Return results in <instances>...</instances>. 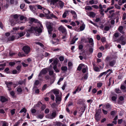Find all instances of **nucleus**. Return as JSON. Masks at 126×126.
I'll return each mask as SVG.
<instances>
[{
    "label": "nucleus",
    "mask_w": 126,
    "mask_h": 126,
    "mask_svg": "<svg viewBox=\"0 0 126 126\" xmlns=\"http://www.w3.org/2000/svg\"><path fill=\"white\" fill-rule=\"evenodd\" d=\"M118 4L120 5H121L123 4L122 0H119L118 1Z\"/></svg>",
    "instance_id": "64"
},
{
    "label": "nucleus",
    "mask_w": 126,
    "mask_h": 126,
    "mask_svg": "<svg viewBox=\"0 0 126 126\" xmlns=\"http://www.w3.org/2000/svg\"><path fill=\"white\" fill-rule=\"evenodd\" d=\"M126 17V13H124L123 14L122 19L123 20H125Z\"/></svg>",
    "instance_id": "63"
},
{
    "label": "nucleus",
    "mask_w": 126,
    "mask_h": 126,
    "mask_svg": "<svg viewBox=\"0 0 126 126\" xmlns=\"http://www.w3.org/2000/svg\"><path fill=\"white\" fill-rule=\"evenodd\" d=\"M116 61L115 60H113L109 62V65L111 67H113L116 63Z\"/></svg>",
    "instance_id": "13"
},
{
    "label": "nucleus",
    "mask_w": 126,
    "mask_h": 126,
    "mask_svg": "<svg viewBox=\"0 0 126 126\" xmlns=\"http://www.w3.org/2000/svg\"><path fill=\"white\" fill-rule=\"evenodd\" d=\"M5 83L6 84L7 87L8 88V90L9 91L11 90V85L12 84V82H8L7 81H5Z\"/></svg>",
    "instance_id": "12"
},
{
    "label": "nucleus",
    "mask_w": 126,
    "mask_h": 126,
    "mask_svg": "<svg viewBox=\"0 0 126 126\" xmlns=\"http://www.w3.org/2000/svg\"><path fill=\"white\" fill-rule=\"evenodd\" d=\"M19 16H20L19 14H15L11 15V16L14 19H12L10 21L12 26L14 25L16 23H23L22 21H21L18 18Z\"/></svg>",
    "instance_id": "1"
},
{
    "label": "nucleus",
    "mask_w": 126,
    "mask_h": 126,
    "mask_svg": "<svg viewBox=\"0 0 126 126\" xmlns=\"http://www.w3.org/2000/svg\"><path fill=\"white\" fill-rule=\"evenodd\" d=\"M27 32H29L30 33H34V32H37L38 33L41 32H42V29L39 27H32L26 30Z\"/></svg>",
    "instance_id": "2"
},
{
    "label": "nucleus",
    "mask_w": 126,
    "mask_h": 126,
    "mask_svg": "<svg viewBox=\"0 0 126 126\" xmlns=\"http://www.w3.org/2000/svg\"><path fill=\"white\" fill-rule=\"evenodd\" d=\"M87 15L90 17H94L95 16L96 14L93 12H90L87 13Z\"/></svg>",
    "instance_id": "14"
},
{
    "label": "nucleus",
    "mask_w": 126,
    "mask_h": 126,
    "mask_svg": "<svg viewBox=\"0 0 126 126\" xmlns=\"http://www.w3.org/2000/svg\"><path fill=\"white\" fill-rule=\"evenodd\" d=\"M84 67V68H82V72L83 73H84L86 72V70L88 69V68L87 66L85 65V67Z\"/></svg>",
    "instance_id": "30"
},
{
    "label": "nucleus",
    "mask_w": 126,
    "mask_h": 126,
    "mask_svg": "<svg viewBox=\"0 0 126 126\" xmlns=\"http://www.w3.org/2000/svg\"><path fill=\"white\" fill-rule=\"evenodd\" d=\"M30 23L33 22H34V23H38L39 22L38 20L35 19L34 18H31L30 19Z\"/></svg>",
    "instance_id": "19"
},
{
    "label": "nucleus",
    "mask_w": 126,
    "mask_h": 126,
    "mask_svg": "<svg viewBox=\"0 0 126 126\" xmlns=\"http://www.w3.org/2000/svg\"><path fill=\"white\" fill-rule=\"evenodd\" d=\"M93 48L90 47L89 48V51L90 53H92L93 52Z\"/></svg>",
    "instance_id": "61"
},
{
    "label": "nucleus",
    "mask_w": 126,
    "mask_h": 126,
    "mask_svg": "<svg viewBox=\"0 0 126 126\" xmlns=\"http://www.w3.org/2000/svg\"><path fill=\"white\" fill-rule=\"evenodd\" d=\"M102 54L101 52H99L97 55V57L99 58H101L102 56Z\"/></svg>",
    "instance_id": "59"
},
{
    "label": "nucleus",
    "mask_w": 126,
    "mask_h": 126,
    "mask_svg": "<svg viewBox=\"0 0 126 126\" xmlns=\"http://www.w3.org/2000/svg\"><path fill=\"white\" fill-rule=\"evenodd\" d=\"M85 25L84 24H83L81 26L80 28V30L81 31H83L85 29Z\"/></svg>",
    "instance_id": "34"
},
{
    "label": "nucleus",
    "mask_w": 126,
    "mask_h": 126,
    "mask_svg": "<svg viewBox=\"0 0 126 126\" xmlns=\"http://www.w3.org/2000/svg\"><path fill=\"white\" fill-rule=\"evenodd\" d=\"M117 97L115 96H113L111 98V99L112 101H115L117 99Z\"/></svg>",
    "instance_id": "55"
},
{
    "label": "nucleus",
    "mask_w": 126,
    "mask_h": 126,
    "mask_svg": "<svg viewBox=\"0 0 126 126\" xmlns=\"http://www.w3.org/2000/svg\"><path fill=\"white\" fill-rule=\"evenodd\" d=\"M29 7L30 10L32 11L33 12H35L36 9L34 7L30 5L29 6Z\"/></svg>",
    "instance_id": "25"
},
{
    "label": "nucleus",
    "mask_w": 126,
    "mask_h": 126,
    "mask_svg": "<svg viewBox=\"0 0 126 126\" xmlns=\"http://www.w3.org/2000/svg\"><path fill=\"white\" fill-rule=\"evenodd\" d=\"M46 24L49 33V34H51V32L53 30L52 27L53 23L50 22L46 21Z\"/></svg>",
    "instance_id": "3"
},
{
    "label": "nucleus",
    "mask_w": 126,
    "mask_h": 126,
    "mask_svg": "<svg viewBox=\"0 0 126 126\" xmlns=\"http://www.w3.org/2000/svg\"><path fill=\"white\" fill-rule=\"evenodd\" d=\"M81 88H82L81 86L80 87V86H78L77 87V88L75 90V91H74V92H73V94H76V93H77V92H78L79 91H81Z\"/></svg>",
    "instance_id": "15"
},
{
    "label": "nucleus",
    "mask_w": 126,
    "mask_h": 126,
    "mask_svg": "<svg viewBox=\"0 0 126 126\" xmlns=\"http://www.w3.org/2000/svg\"><path fill=\"white\" fill-rule=\"evenodd\" d=\"M41 73H42L43 75L45 74L47 72V71L45 68L42 70L41 71Z\"/></svg>",
    "instance_id": "32"
},
{
    "label": "nucleus",
    "mask_w": 126,
    "mask_h": 126,
    "mask_svg": "<svg viewBox=\"0 0 126 126\" xmlns=\"http://www.w3.org/2000/svg\"><path fill=\"white\" fill-rule=\"evenodd\" d=\"M59 60L60 61H62L64 60V57H63L61 56L59 58Z\"/></svg>",
    "instance_id": "57"
},
{
    "label": "nucleus",
    "mask_w": 126,
    "mask_h": 126,
    "mask_svg": "<svg viewBox=\"0 0 126 126\" xmlns=\"http://www.w3.org/2000/svg\"><path fill=\"white\" fill-rule=\"evenodd\" d=\"M36 6L37 7L38 9H39L41 10L43 8V7L39 5H37Z\"/></svg>",
    "instance_id": "51"
},
{
    "label": "nucleus",
    "mask_w": 126,
    "mask_h": 126,
    "mask_svg": "<svg viewBox=\"0 0 126 126\" xmlns=\"http://www.w3.org/2000/svg\"><path fill=\"white\" fill-rule=\"evenodd\" d=\"M124 29L123 27L122 26H120L118 28V31L121 33H124V32L123 31Z\"/></svg>",
    "instance_id": "21"
},
{
    "label": "nucleus",
    "mask_w": 126,
    "mask_h": 126,
    "mask_svg": "<svg viewBox=\"0 0 126 126\" xmlns=\"http://www.w3.org/2000/svg\"><path fill=\"white\" fill-rule=\"evenodd\" d=\"M85 8V9L88 10H92V8L90 6H86Z\"/></svg>",
    "instance_id": "29"
},
{
    "label": "nucleus",
    "mask_w": 126,
    "mask_h": 126,
    "mask_svg": "<svg viewBox=\"0 0 126 126\" xmlns=\"http://www.w3.org/2000/svg\"><path fill=\"white\" fill-rule=\"evenodd\" d=\"M116 113V112L115 111H112L110 112V114L112 115H114Z\"/></svg>",
    "instance_id": "54"
},
{
    "label": "nucleus",
    "mask_w": 126,
    "mask_h": 126,
    "mask_svg": "<svg viewBox=\"0 0 126 126\" xmlns=\"http://www.w3.org/2000/svg\"><path fill=\"white\" fill-rule=\"evenodd\" d=\"M120 44L122 45H124L126 43V40L124 39V37L122 36L119 38Z\"/></svg>",
    "instance_id": "8"
},
{
    "label": "nucleus",
    "mask_w": 126,
    "mask_h": 126,
    "mask_svg": "<svg viewBox=\"0 0 126 126\" xmlns=\"http://www.w3.org/2000/svg\"><path fill=\"white\" fill-rule=\"evenodd\" d=\"M8 124L7 123L5 122H3V125L2 126H8Z\"/></svg>",
    "instance_id": "60"
},
{
    "label": "nucleus",
    "mask_w": 126,
    "mask_h": 126,
    "mask_svg": "<svg viewBox=\"0 0 126 126\" xmlns=\"http://www.w3.org/2000/svg\"><path fill=\"white\" fill-rule=\"evenodd\" d=\"M25 32H21L19 33H18V34L19 36L18 38L21 37L23 36L25 34Z\"/></svg>",
    "instance_id": "26"
},
{
    "label": "nucleus",
    "mask_w": 126,
    "mask_h": 126,
    "mask_svg": "<svg viewBox=\"0 0 126 126\" xmlns=\"http://www.w3.org/2000/svg\"><path fill=\"white\" fill-rule=\"evenodd\" d=\"M59 31L63 33L66 34V31L65 28L62 25L60 26L58 28Z\"/></svg>",
    "instance_id": "6"
},
{
    "label": "nucleus",
    "mask_w": 126,
    "mask_h": 126,
    "mask_svg": "<svg viewBox=\"0 0 126 126\" xmlns=\"http://www.w3.org/2000/svg\"><path fill=\"white\" fill-rule=\"evenodd\" d=\"M89 3L91 4L92 5L94 4H96L97 3V2L96 1L94 2V1L93 0H92L89 1Z\"/></svg>",
    "instance_id": "42"
},
{
    "label": "nucleus",
    "mask_w": 126,
    "mask_h": 126,
    "mask_svg": "<svg viewBox=\"0 0 126 126\" xmlns=\"http://www.w3.org/2000/svg\"><path fill=\"white\" fill-rule=\"evenodd\" d=\"M34 43L35 44L38 45L41 47H43L44 46V45L42 44L40 42H35Z\"/></svg>",
    "instance_id": "40"
},
{
    "label": "nucleus",
    "mask_w": 126,
    "mask_h": 126,
    "mask_svg": "<svg viewBox=\"0 0 126 126\" xmlns=\"http://www.w3.org/2000/svg\"><path fill=\"white\" fill-rule=\"evenodd\" d=\"M93 69L96 72H98L100 71V69L99 68L95 66L94 64H93Z\"/></svg>",
    "instance_id": "17"
},
{
    "label": "nucleus",
    "mask_w": 126,
    "mask_h": 126,
    "mask_svg": "<svg viewBox=\"0 0 126 126\" xmlns=\"http://www.w3.org/2000/svg\"><path fill=\"white\" fill-rule=\"evenodd\" d=\"M61 69L62 71H65L67 70V68L66 66H62Z\"/></svg>",
    "instance_id": "35"
},
{
    "label": "nucleus",
    "mask_w": 126,
    "mask_h": 126,
    "mask_svg": "<svg viewBox=\"0 0 126 126\" xmlns=\"http://www.w3.org/2000/svg\"><path fill=\"white\" fill-rule=\"evenodd\" d=\"M78 38H77L74 39V38L72 41V43H71V44H73L75 42V41L78 40Z\"/></svg>",
    "instance_id": "49"
},
{
    "label": "nucleus",
    "mask_w": 126,
    "mask_h": 126,
    "mask_svg": "<svg viewBox=\"0 0 126 126\" xmlns=\"http://www.w3.org/2000/svg\"><path fill=\"white\" fill-rule=\"evenodd\" d=\"M23 50L26 54H27L30 51V47L28 46H25L23 47Z\"/></svg>",
    "instance_id": "7"
},
{
    "label": "nucleus",
    "mask_w": 126,
    "mask_h": 126,
    "mask_svg": "<svg viewBox=\"0 0 126 126\" xmlns=\"http://www.w3.org/2000/svg\"><path fill=\"white\" fill-rule=\"evenodd\" d=\"M41 107L42 110H43L46 108V106L45 105L42 104Z\"/></svg>",
    "instance_id": "58"
},
{
    "label": "nucleus",
    "mask_w": 126,
    "mask_h": 126,
    "mask_svg": "<svg viewBox=\"0 0 126 126\" xmlns=\"http://www.w3.org/2000/svg\"><path fill=\"white\" fill-rule=\"evenodd\" d=\"M119 36V33L117 32L115 33L114 35V36H113V37L114 36L115 38H117Z\"/></svg>",
    "instance_id": "46"
},
{
    "label": "nucleus",
    "mask_w": 126,
    "mask_h": 126,
    "mask_svg": "<svg viewBox=\"0 0 126 126\" xmlns=\"http://www.w3.org/2000/svg\"><path fill=\"white\" fill-rule=\"evenodd\" d=\"M59 1V0H51L50 1V4L51 5H52L56 6Z\"/></svg>",
    "instance_id": "11"
},
{
    "label": "nucleus",
    "mask_w": 126,
    "mask_h": 126,
    "mask_svg": "<svg viewBox=\"0 0 126 126\" xmlns=\"http://www.w3.org/2000/svg\"><path fill=\"white\" fill-rule=\"evenodd\" d=\"M53 93L55 94V95H58V94H59V90H53Z\"/></svg>",
    "instance_id": "28"
},
{
    "label": "nucleus",
    "mask_w": 126,
    "mask_h": 126,
    "mask_svg": "<svg viewBox=\"0 0 126 126\" xmlns=\"http://www.w3.org/2000/svg\"><path fill=\"white\" fill-rule=\"evenodd\" d=\"M111 58L110 57L107 56L106 58L105 61H108L109 60H111Z\"/></svg>",
    "instance_id": "47"
},
{
    "label": "nucleus",
    "mask_w": 126,
    "mask_h": 126,
    "mask_svg": "<svg viewBox=\"0 0 126 126\" xmlns=\"http://www.w3.org/2000/svg\"><path fill=\"white\" fill-rule=\"evenodd\" d=\"M56 114V111H54L51 114H48L47 116V117L49 119H52L55 117Z\"/></svg>",
    "instance_id": "5"
},
{
    "label": "nucleus",
    "mask_w": 126,
    "mask_h": 126,
    "mask_svg": "<svg viewBox=\"0 0 126 126\" xmlns=\"http://www.w3.org/2000/svg\"><path fill=\"white\" fill-rule=\"evenodd\" d=\"M53 69L56 72H59V70L57 69V66H53Z\"/></svg>",
    "instance_id": "45"
},
{
    "label": "nucleus",
    "mask_w": 126,
    "mask_h": 126,
    "mask_svg": "<svg viewBox=\"0 0 126 126\" xmlns=\"http://www.w3.org/2000/svg\"><path fill=\"white\" fill-rule=\"evenodd\" d=\"M43 13L45 14V16L48 19L51 18L49 15L50 12L49 10L46 9H44L43 10Z\"/></svg>",
    "instance_id": "4"
},
{
    "label": "nucleus",
    "mask_w": 126,
    "mask_h": 126,
    "mask_svg": "<svg viewBox=\"0 0 126 126\" xmlns=\"http://www.w3.org/2000/svg\"><path fill=\"white\" fill-rule=\"evenodd\" d=\"M115 92L117 94L121 93V91L119 88H117L115 89Z\"/></svg>",
    "instance_id": "33"
},
{
    "label": "nucleus",
    "mask_w": 126,
    "mask_h": 126,
    "mask_svg": "<svg viewBox=\"0 0 126 126\" xmlns=\"http://www.w3.org/2000/svg\"><path fill=\"white\" fill-rule=\"evenodd\" d=\"M23 120L22 119L18 121L17 122H16L13 126H17L20 123V122Z\"/></svg>",
    "instance_id": "31"
},
{
    "label": "nucleus",
    "mask_w": 126,
    "mask_h": 126,
    "mask_svg": "<svg viewBox=\"0 0 126 126\" xmlns=\"http://www.w3.org/2000/svg\"><path fill=\"white\" fill-rule=\"evenodd\" d=\"M20 19V20L21 21L23 20L25 18V17L23 16L22 15H20V16H19V17Z\"/></svg>",
    "instance_id": "37"
},
{
    "label": "nucleus",
    "mask_w": 126,
    "mask_h": 126,
    "mask_svg": "<svg viewBox=\"0 0 126 126\" xmlns=\"http://www.w3.org/2000/svg\"><path fill=\"white\" fill-rule=\"evenodd\" d=\"M102 83H97V87H100L102 86Z\"/></svg>",
    "instance_id": "52"
},
{
    "label": "nucleus",
    "mask_w": 126,
    "mask_h": 126,
    "mask_svg": "<svg viewBox=\"0 0 126 126\" xmlns=\"http://www.w3.org/2000/svg\"><path fill=\"white\" fill-rule=\"evenodd\" d=\"M96 113L95 115V119L97 121H98L101 118V116L99 114L97 111H96Z\"/></svg>",
    "instance_id": "9"
},
{
    "label": "nucleus",
    "mask_w": 126,
    "mask_h": 126,
    "mask_svg": "<svg viewBox=\"0 0 126 126\" xmlns=\"http://www.w3.org/2000/svg\"><path fill=\"white\" fill-rule=\"evenodd\" d=\"M69 11L66 10L65 11L63 14L62 17L63 18H65L66 17L67 15L68 14V12Z\"/></svg>",
    "instance_id": "23"
},
{
    "label": "nucleus",
    "mask_w": 126,
    "mask_h": 126,
    "mask_svg": "<svg viewBox=\"0 0 126 126\" xmlns=\"http://www.w3.org/2000/svg\"><path fill=\"white\" fill-rule=\"evenodd\" d=\"M27 111V110L25 108H23L19 112V113H22L24 112V113H25Z\"/></svg>",
    "instance_id": "38"
},
{
    "label": "nucleus",
    "mask_w": 126,
    "mask_h": 126,
    "mask_svg": "<svg viewBox=\"0 0 126 126\" xmlns=\"http://www.w3.org/2000/svg\"><path fill=\"white\" fill-rule=\"evenodd\" d=\"M15 39V36H14L12 35L9 37L8 39V40L9 41H13Z\"/></svg>",
    "instance_id": "27"
},
{
    "label": "nucleus",
    "mask_w": 126,
    "mask_h": 126,
    "mask_svg": "<svg viewBox=\"0 0 126 126\" xmlns=\"http://www.w3.org/2000/svg\"><path fill=\"white\" fill-rule=\"evenodd\" d=\"M44 115L43 114H40L37 116V118H38L40 119H42Z\"/></svg>",
    "instance_id": "39"
},
{
    "label": "nucleus",
    "mask_w": 126,
    "mask_h": 126,
    "mask_svg": "<svg viewBox=\"0 0 126 126\" xmlns=\"http://www.w3.org/2000/svg\"><path fill=\"white\" fill-rule=\"evenodd\" d=\"M63 78H60L59 79L58 81L57 82V84H60V82L62 81L63 80Z\"/></svg>",
    "instance_id": "62"
},
{
    "label": "nucleus",
    "mask_w": 126,
    "mask_h": 126,
    "mask_svg": "<svg viewBox=\"0 0 126 126\" xmlns=\"http://www.w3.org/2000/svg\"><path fill=\"white\" fill-rule=\"evenodd\" d=\"M61 100V96H59V95H56V101H60Z\"/></svg>",
    "instance_id": "16"
},
{
    "label": "nucleus",
    "mask_w": 126,
    "mask_h": 126,
    "mask_svg": "<svg viewBox=\"0 0 126 126\" xmlns=\"http://www.w3.org/2000/svg\"><path fill=\"white\" fill-rule=\"evenodd\" d=\"M47 85L45 84L44 86H43V87H42V91H44V90L47 87Z\"/></svg>",
    "instance_id": "56"
},
{
    "label": "nucleus",
    "mask_w": 126,
    "mask_h": 126,
    "mask_svg": "<svg viewBox=\"0 0 126 126\" xmlns=\"http://www.w3.org/2000/svg\"><path fill=\"white\" fill-rule=\"evenodd\" d=\"M42 104L40 102H39L36 105V106L37 107H41V105H42Z\"/></svg>",
    "instance_id": "48"
},
{
    "label": "nucleus",
    "mask_w": 126,
    "mask_h": 126,
    "mask_svg": "<svg viewBox=\"0 0 126 126\" xmlns=\"http://www.w3.org/2000/svg\"><path fill=\"white\" fill-rule=\"evenodd\" d=\"M51 18V19H52L51 17L54 18L56 19H58V18L57 16H55L53 14H51L50 15Z\"/></svg>",
    "instance_id": "43"
},
{
    "label": "nucleus",
    "mask_w": 126,
    "mask_h": 126,
    "mask_svg": "<svg viewBox=\"0 0 126 126\" xmlns=\"http://www.w3.org/2000/svg\"><path fill=\"white\" fill-rule=\"evenodd\" d=\"M58 60L57 59L54 60L52 63V64L53 65V66H57V65L58 63Z\"/></svg>",
    "instance_id": "22"
},
{
    "label": "nucleus",
    "mask_w": 126,
    "mask_h": 126,
    "mask_svg": "<svg viewBox=\"0 0 126 126\" xmlns=\"http://www.w3.org/2000/svg\"><path fill=\"white\" fill-rule=\"evenodd\" d=\"M26 80V79H24L23 81L20 80L19 81L18 83L20 84H24V85L25 84Z\"/></svg>",
    "instance_id": "24"
},
{
    "label": "nucleus",
    "mask_w": 126,
    "mask_h": 126,
    "mask_svg": "<svg viewBox=\"0 0 126 126\" xmlns=\"http://www.w3.org/2000/svg\"><path fill=\"white\" fill-rule=\"evenodd\" d=\"M83 67H85V65L82 64H80L78 66L77 68V70L79 71Z\"/></svg>",
    "instance_id": "18"
},
{
    "label": "nucleus",
    "mask_w": 126,
    "mask_h": 126,
    "mask_svg": "<svg viewBox=\"0 0 126 126\" xmlns=\"http://www.w3.org/2000/svg\"><path fill=\"white\" fill-rule=\"evenodd\" d=\"M15 109H13L11 110L10 112L12 115H13L15 114Z\"/></svg>",
    "instance_id": "50"
},
{
    "label": "nucleus",
    "mask_w": 126,
    "mask_h": 126,
    "mask_svg": "<svg viewBox=\"0 0 126 126\" xmlns=\"http://www.w3.org/2000/svg\"><path fill=\"white\" fill-rule=\"evenodd\" d=\"M62 123L60 122H55V124L57 126H61Z\"/></svg>",
    "instance_id": "41"
},
{
    "label": "nucleus",
    "mask_w": 126,
    "mask_h": 126,
    "mask_svg": "<svg viewBox=\"0 0 126 126\" xmlns=\"http://www.w3.org/2000/svg\"><path fill=\"white\" fill-rule=\"evenodd\" d=\"M7 99L5 97L2 96L0 97V100L2 102H4L7 101Z\"/></svg>",
    "instance_id": "20"
},
{
    "label": "nucleus",
    "mask_w": 126,
    "mask_h": 126,
    "mask_svg": "<svg viewBox=\"0 0 126 126\" xmlns=\"http://www.w3.org/2000/svg\"><path fill=\"white\" fill-rule=\"evenodd\" d=\"M120 88L122 90H124L126 89V87L124 85H121V86Z\"/></svg>",
    "instance_id": "53"
},
{
    "label": "nucleus",
    "mask_w": 126,
    "mask_h": 126,
    "mask_svg": "<svg viewBox=\"0 0 126 126\" xmlns=\"http://www.w3.org/2000/svg\"><path fill=\"white\" fill-rule=\"evenodd\" d=\"M39 81L38 80H35L34 83V85H38L39 83Z\"/></svg>",
    "instance_id": "44"
},
{
    "label": "nucleus",
    "mask_w": 126,
    "mask_h": 126,
    "mask_svg": "<svg viewBox=\"0 0 126 126\" xmlns=\"http://www.w3.org/2000/svg\"><path fill=\"white\" fill-rule=\"evenodd\" d=\"M64 6V3L61 1H59L57 4L56 5L58 8H60L61 9L63 8Z\"/></svg>",
    "instance_id": "10"
},
{
    "label": "nucleus",
    "mask_w": 126,
    "mask_h": 126,
    "mask_svg": "<svg viewBox=\"0 0 126 126\" xmlns=\"http://www.w3.org/2000/svg\"><path fill=\"white\" fill-rule=\"evenodd\" d=\"M49 74L50 76L53 75V76L55 75L56 74L54 73L53 71L51 70L49 71Z\"/></svg>",
    "instance_id": "36"
}]
</instances>
